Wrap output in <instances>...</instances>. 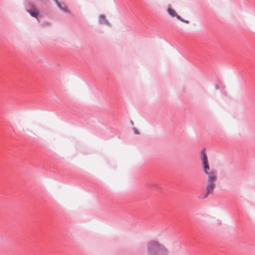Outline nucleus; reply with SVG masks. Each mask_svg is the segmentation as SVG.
I'll return each instance as SVG.
<instances>
[{"label":"nucleus","mask_w":255,"mask_h":255,"mask_svg":"<svg viewBox=\"0 0 255 255\" xmlns=\"http://www.w3.org/2000/svg\"><path fill=\"white\" fill-rule=\"evenodd\" d=\"M147 252L148 255H169L167 249L156 241H150L148 243Z\"/></svg>","instance_id":"f257e3e1"},{"label":"nucleus","mask_w":255,"mask_h":255,"mask_svg":"<svg viewBox=\"0 0 255 255\" xmlns=\"http://www.w3.org/2000/svg\"><path fill=\"white\" fill-rule=\"evenodd\" d=\"M25 8L26 11L32 17L37 18L39 15V12L37 10L36 6L32 3L28 2L25 5Z\"/></svg>","instance_id":"f03ea898"},{"label":"nucleus","mask_w":255,"mask_h":255,"mask_svg":"<svg viewBox=\"0 0 255 255\" xmlns=\"http://www.w3.org/2000/svg\"><path fill=\"white\" fill-rule=\"evenodd\" d=\"M201 160L203 165V171L205 173H208L207 172V170L210 169L209 165L208 163V160L207 158V156L206 155L205 152V149L203 148L202 149L201 151Z\"/></svg>","instance_id":"7ed1b4c3"},{"label":"nucleus","mask_w":255,"mask_h":255,"mask_svg":"<svg viewBox=\"0 0 255 255\" xmlns=\"http://www.w3.org/2000/svg\"><path fill=\"white\" fill-rule=\"evenodd\" d=\"M206 174L208 175V182H215L217 180V173L214 169H211L210 173Z\"/></svg>","instance_id":"20e7f679"},{"label":"nucleus","mask_w":255,"mask_h":255,"mask_svg":"<svg viewBox=\"0 0 255 255\" xmlns=\"http://www.w3.org/2000/svg\"><path fill=\"white\" fill-rule=\"evenodd\" d=\"M215 187V182H208V184L206 187L207 191L206 193L204 195L203 198H206L209 194H211L213 192V190Z\"/></svg>","instance_id":"39448f33"},{"label":"nucleus","mask_w":255,"mask_h":255,"mask_svg":"<svg viewBox=\"0 0 255 255\" xmlns=\"http://www.w3.org/2000/svg\"><path fill=\"white\" fill-rule=\"evenodd\" d=\"M99 21L101 24L104 23L108 26H110V22L106 19V16L104 15H100Z\"/></svg>","instance_id":"423d86ee"},{"label":"nucleus","mask_w":255,"mask_h":255,"mask_svg":"<svg viewBox=\"0 0 255 255\" xmlns=\"http://www.w3.org/2000/svg\"><path fill=\"white\" fill-rule=\"evenodd\" d=\"M167 12L171 17H176L177 18V16H179L173 9L170 7H168Z\"/></svg>","instance_id":"0eeeda50"},{"label":"nucleus","mask_w":255,"mask_h":255,"mask_svg":"<svg viewBox=\"0 0 255 255\" xmlns=\"http://www.w3.org/2000/svg\"><path fill=\"white\" fill-rule=\"evenodd\" d=\"M57 6L61 11L64 12H68V10L64 3L61 4L59 2L57 4Z\"/></svg>","instance_id":"6e6552de"},{"label":"nucleus","mask_w":255,"mask_h":255,"mask_svg":"<svg viewBox=\"0 0 255 255\" xmlns=\"http://www.w3.org/2000/svg\"><path fill=\"white\" fill-rule=\"evenodd\" d=\"M177 19L180 20L181 21L184 22L186 23H189V21L188 20H185L183 18H182L180 15L177 16Z\"/></svg>","instance_id":"1a4fd4ad"},{"label":"nucleus","mask_w":255,"mask_h":255,"mask_svg":"<svg viewBox=\"0 0 255 255\" xmlns=\"http://www.w3.org/2000/svg\"><path fill=\"white\" fill-rule=\"evenodd\" d=\"M133 129L134 133L135 134H139V132H138V130L136 128H133Z\"/></svg>","instance_id":"9d476101"},{"label":"nucleus","mask_w":255,"mask_h":255,"mask_svg":"<svg viewBox=\"0 0 255 255\" xmlns=\"http://www.w3.org/2000/svg\"><path fill=\"white\" fill-rule=\"evenodd\" d=\"M53 1L55 2L56 5L59 3L58 0H53Z\"/></svg>","instance_id":"9b49d317"},{"label":"nucleus","mask_w":255,"mask_h":255,"mask_svg":"<svg viewBox=\"0 0 255 255\" xmlns=\"http://www.w3.org/2000/svg\"><path fill=\"white\" fill-rule=\"evenodd\" d=\"M215 88H216V90H218L219 89V87L217 85H216L215 86Z\"/></svg>","instance_id":"f8f14e48"},{"label":"nucleus","mask_w":255,"mask_h":255,"mask_svg":"<svg viewBox=\"0 0 255 255\" xmlns=\"http://www.w3.org/2000/svg\"><path fill=\"white\" fill-rule=\"evenodd\" d=\"M211 169H209V170H207V173H210V171H211Z\"/></svg>","instance_id":"ddd939ff"},{"label":"nucleus","mask_w":255,"mask_h":255,"mask_svg":"<svg viewBox=\"0 0 255 255\" xmlns=\"http://www.w3.org/2000/svg\"><path fill=\"white\" fill-rule=\"evenodd\" d=\"M131 124L133 125L132 121H131Z\"/></svg>","instance_id":"4468645a"}]
</instances>
